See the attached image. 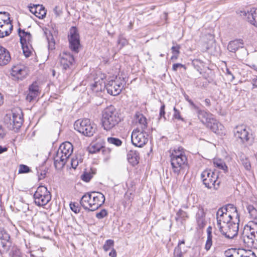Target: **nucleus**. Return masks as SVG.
<instances>
[{
	"label": "nucleus",
	"mask_w": 257,
	"mask_h": 257,
	"mask_svg": "<svg viewBox=\"0 0 257 257\" xmlns=\"http://www.w3.org/2000/svg\"><path fill=\"white\" fill-rule=\"evenodd\" d=\"M105 201L104 195L100 192L86 193L80 200L81 205L85 210L94 211L100 207Z\"/></svg>",
	"instance_id": "nucleus-1"
},
{
	"label": "nucleus",
	"mask_w": 257,
	"mask_h": 257,
	"mask_svg": "<svg viewBox=\"0 0 257 257\" xmlns=\"http://www.w3.org/2000/svg\"><path fill=\"white\" fill-rule=\"evenodd\" d=\"M235 139L242 144L252 145L255 141L254 132L248 126L244 124L236 125L233 130Z\"/></svg>",
	"instance_id": "nucleus-2"
},
{
	"label": "nucleus",
	"mask_w": 257,
	"mask_h": 257,
	"mask_svg": "<svg viewBox=\"0 0 257 257\" xmlns=\"http://www.w3.org/2000/svg\"><path fill=\"white\" fill-rule=\"evenodd\" d=\"M120 121V118L116 109L110 105L102 112V123L104 130L110 131L114 128Z\"/></svg>",
	"instance_id": "nucleus-3"
},
{
	"label": "nucleus",
	"mask_w": 257,
	"mask_h": 257,
	"mask_svg": "<svg viewBox=\"0 0 257 257\" xmlns=\"http://www.w3.org/2000/svg\"><path fill=\"white\" fill-rule=\"evenodd\" d=\"M73 151V145L69 142L62 143L59 147L54 158V165L56 168L63 167Z\"/></svg>",
	"instance_id": "nucleus-4"
},
{
	"label": "nucleus",
	"mask_w": 257,
	"mask_h": 257,
	"mask_svg": "<svg viewBox=\"0 0 257 257\" xmlns=\"http://www.w3.org/2000/svg\"><path fill=\"white\" fill-rule=\"evenodd\" d=\"M198 116L201 122L217 134H222L224 126L214 117L213 115L204 110H199Z\"/></svg>",
	"instance_id": "nucleus-5"
},
{
	"label": "nucleus",
	"mask_w": 257,
	"mask_h": 257,
	"mask_svg": "<svg viewBox=\"0 0 257 257\" xmlns=\"http://www.w3.org/2000/svg\"><path fill=\"white\" fill-rule=\"evenodd\" d=\"M74 127L76 131L88 137L93 136L97 130L96 124L87 118L78 119L75 122Z\"/></svg>",
	"instance_id": "nucleus-6"
},
{
	"label": "nucleus",
	"mask_w": 257,
	"mask_h": 257,
	"mask_svg": "<svg viewBox=\"0 0 257 257\" xmlns=\"http://www.w3.org/2000/svg\"><path fill=\"white\" fill-rule=\"evenodd\" d=\"M18 35L20 38V43L23 54L26 58H28L31 56L32 53L31 34L19 28L18 29Z\"/></svg>",
	"instance_id": "nucleus-7"
},
{
	"label": "nucleus",
	"mask_w": 257,
	"mask_h": 257,
	"mask_svg": "<svg viewBox=\"0 0 257 257\" xmlns=\"http://www.w3.org/2000/svg\"><path fill=\"white\" fill-rule=\"evenodd\" d=\"M201 177L206 187L215 190L218 188L220 182L217 180L218 176L212 170H205L202 172Z\"/></svg>",
	"instance_id": "nucleus-8"
},
{
	"label": "nucleus",
	"mask_w": 257,
	"mask_h": 257,
	"mask_svg": "<svg viewBox=\"0 0 257 257\" xmlns=\"http://www.w3.org/2000/svg\"><path fill=\"white\" fill-rule=\"evenodd\" d=\"M35 203L38 206H43L46 205L51 200L50 193L44 186H40L33 194Z\"/></svg>",
	"instance_id": "nucleus-9"
},
{
	"label": "nucleus",
	"mask_w": 257,
	"mask_h": 257,
	"mask_svg": "<svg viewBox=\"0 0 257 257\" xmlns=\"http://www.w3.org/2000/svg\"><path fill=\"white\" fill-rule=\"evenodd\" d=\"M244 245L248 248H257V234L256 231L253 229L245 228L243 231L241 237Z\"/></svg>",
	"instance_id": "nucleus-10"
},
{
	"label": "nucleus",
	"mask_w": 257,
	"mask_h": 257,
	"mask_svg": "<svg viewBox=\"0 0 257 257\" xmlns=\"http://www.w3.org/2000/svg\"><path fill=\"white\" fill-rule=\"evenodd\" d=\"M131 141L135 146L142 148L148 142V135L145 130H140L139 127H137L132 133Z\"/></svg>",
	"instance_id": "nucleus-11"
},
{
	"label": "nucleus",
	"mask_w": 257,
	"mask_h": 257,
	"mask_svg": "<svg viewBox=\"0 0 257 257\" xmlns=\"http://www.w3.org/2000/svg\"><path fill=\"white\" fill-rule=\"evenodd\" d=\"M239 222L232 220L218 227L220 232L227 238H232L235 236L238 231Z\"/></svg>",
	"instance_id": "nucleus-12"
},
{
	"label": "nucleus",
	"mask_w": 257,
	"mask_h": 257,
	"mask_svg": "<svg viewBox=\"0 0 257 257\" xmlns=\"http://www.w3.org/2000/svg\"><path fill=\"white\" fill-rule=\"evenodd\" d=\"M68 40L70 49L74 52L78 53L80 47V36L76 27H72L68 32Z\"/></svg>",
	"instance_id": "nucleus-13"
},
{
	"label": "nucleus",
	"mask_w": 257,
	"mask_h": 257,
	"mask_svg": "<svg viewBox=\"0 0 257 257\" xmlns=\"http://www.w3.org/2000/svg\"><path fill=\"white\" fill-rule=\"evenodd\" d=\"M4 122L9 130L17 131L21 126L22 118L20 115L13 113L12 116L11 114H7L5 116Z\"/></svg>",
	"instance_id": "nucleus-14"
},
{
	"label": "nucleus",
	"mask_w": 257,
	"mask_h": 257,
	"mask_svg": "<svg viewBox=\"0 0 257 257\" xmlns=\"http://www.w3.org/2000/svg\"><path fill=\"white\" fill-rule=\"evenodd\" d=\"M170 162L173 172L178 175L187 164V159L186 156H182L180 157L170 159Z\"/></svg>",
	"instance_id": "nucleus-15"
},
{
	"label": "nucleus",
	"mask_w": 257,
	"mask_h": 257,
	"mask_svg": "<svg viewBox=\"0 0 257 257\" xmlns=\"http://www.w3.org/2000/svg\"><path fill=\"white\" fill-rule=\"evenodd\" d=\"M29 72V69L26 66L20 64L13 66L12 68L11 74L12 76L16 77L19 80L25 78Z\"/></svg>",
	"instance_id": "nucleus-16"
},
{
	"label": "nucleus",
	"mask_w": 257,
	"mask_h": 257,
	"mask_svg": "<svg viewBox=\"0 0 257 257\" xmlns=\"http://www.w3.org/2000/svg\"><path fill=\"white\" fill-rule=\"evenodd\" d=\"M239 14L243 19L257 27V9L251 8L250 11L247 12L240 11Z\"/></svg>",
	"instance_id": "nucleus-17"
},
{
	"label": "nucleus",
	"mask_w": 257,
	"mask_h": 257,
	"mask_svg": "<svg viewBox=\"0 0 257 257\" xmlns=\"http://www.w3.org/2000/svg\"><path fill=\"white\" fill-rule=\"evenodd\" d=\"M108 83H104L106 86L108 93L115 96L119 94L123 87L120 81H107Z\"/></svg>",
	"instance_id": "nucleus-18"
},
{
	"label": "nucleus",
	"mask_w": 257,
	"mask_h": 257,
	"mask_svg": "<svg viewBox=\"0 0 257 257\" xmlns=\"http://www.w3.org/2000/svg\"><path fill=\"white\" fill-rule=\"evenodd\" d=\"M13 28L10 17L7 19H2V22H0V38L10 35Z\"/></svg>",
	"instance_id": "nucleus-19"
},
{
	"label": "nucleus",
	"mask_w": 257,
	"mask_h": 257,
	"mask_svg": "<svg viewBox=\"0 0 257 257\" xmlns=\"http://www.w3.org/2000/svg\"><path fill=\"white\" fill-rule=\"evenodd\" d=\"M224 212H226L227 215L232 219V220L239 222V214L237 211L236 207L232 204H228L220 208Z\"/></svg>",
	"instance_id": "nucleus-20"
},
{
	"label": "nucleus",
	"mask_w": 257,
	"mask_h": 257,
	"mask_svg": "<svg viewBox=\"0 0 257 257\" xmlns=\"http://www.w3.org/2000/svg\"><path fill=\"white\" fill-rule=\"evenodd\" d=\"M217 220V227H221V226L225 223H227L231 221L232 219L229 216L226 212H224L220 208H219L216 214Z\"/></svg>",
	"instance_id": "nucleus-21"
},
{
	"label": "nucleus",
	"mask_w": 257,
	"mask_h": 257,
	"mask_svg": "<svg viewBox=\"0 0 257 257\" xmlns=\"http://www.w3.org/2000/svg\"><path fill=\"white\" fill-rule=\"evenodd\" d=\"M60 56V64L63 67V69L66 70L70 68L74 62L73 56L69 53H63Z\"/></svg>",
	"instance_id": "nucleus-22"
},
{
	"label": "nucleus",
	"mask_w": 257,
	"mask_h": 257,
	"mask_svg": "<svg viewBox=\"0 0 257 257\" xmlns=\"http://www.w3.org/2000/svg\"><path fill=\"white\" fill-rule=\"evenodd\" d=\"M10 238V235L7 233L0 235V255L8 250Z\"/></svg>",
	"instance_id": "nucleus-23"
},
{
	"label": "nucleus",
	"mask_w": 257,
	"mask_h": 257,
	"mask_svg": "<svg viewBox=\"0 0 257 257\" xmlns=\"http://www.w3.org/2000/svg\"><path fill=\"white\" fill-rule=\"evenodd\" d=\"M205 214L204 209L200 207L196 215V222L200 229L203 228L206 225Z\"/></svg>",
	"instance_id": "nucleus-24"
},
{
	"label": "nucleus",
	"mask_w": 257,
	"mask_h": 257,
	"mask_svg": "<svg viewBox=\"0 0 257 257\" xmlns=\"http://www.w3.org/2000/svg\"><path fill=\"white\" fill-rule=\"evenodd\" d=\"M11 59V57L9 51L6 48L0 45V66L8 64Z\"/></svg>",
	"instance_id": "nucleus-25"
},
{
	"label": "nucleus",
	"mask_w": 257,
	"mask_h": 257,
	"mask_svg": "<svg viewBox=\"0 0 257 257\" xmlns=\"http://www.w3.org/2000/svg\"><path fill=\"white\" fill-rule=\"evenodd\" d=\"M135 121L140 130H145L147 127V119L144 115L140 113L137 112L135 116Z\"/></svg>",
	"instance_id": "nucleus-26"
},
{
	"label": "nucleus",
	"mask_w": 257,
	"mask_h": 257,
	"mask_svg": "<svg viewBox=\"0 0 257 257\" xmlns=\"http://www.w3.org/2000/svg\"><path fill=\"white\" fill-rule=\"evenodd\" d=\"M243 47L242 40H236L231 41L227 46V49L230 52L235 53L239 48Z\"/></svg>",
	"instance_id": "nucleus-27"
},
{
	"label": "nucleus",
	"mask_w": 257,
	"mask_h": 257,
	"mask_svg": "<svg viewBox=\"0 0 257 257\" xmlns=\"http://www.w3.org/2000/svg\"><path fill=\"white\" fill-rule=\"evenodd\" d=\"M33 8H35V11L33 12V15L39 19H43L46 15V11L42 5H34Z\"/></svg>",
	"instance_id": "nucleus-28"
},
{
	"label": "nucleus",
	"mask_w": 257,
	"mask_h": 257,
	"mask_svg": "<svg viewBox=\"0 0 257 257\" xmlns=\"http://www.w3.org/2000/svg\"><path fill=\"white\" fill-rule=\"evenodd\" d=\"M207 237L206 241V243L205 245V249L208 251L209 250L212 245V238L213 236L212 234V227L209 226L207 228Z\"/></svg>",
	"instance_id": "nucleus-29"
},
{
	"label": "nucleus",
	"mask_w": 257,
	"mask_h": 257,
	"mask_svg": "<svg viewBox=\"0 0 257 257\" xmlns=\"http://www.w3.org/2000/svg\"><path fill=\"white\" fill-rule=\"evenodd\" d=\"M226 257H242L241 249H230L225 252Z\"/></svg>",
	"instance_id": "nucleus-30"
},
{
	"label": "nucleus",
	"mask_w": 257,
	"mask_h": 257,
	"mask_svg": "<svg viewBox=\"0 0 257 257\" xmlns=\"http://www.w3.org/2000/svg\"><path fill=\"white\" fill-rule=\"evenodd\" d=\"M38 179L40 181L44 179L46 175L47 170L46 167L44 165H42L39 168L36 167Z\"/></svg>",
	"instance_id": "nucleus-31"
},
{
	"label": "nucleus",
	"mask_w": 257,
	"mask_h": 257,
	"mask_svg": "<svg viewBox=\"0 0 257 257\" xmlns=\"http://www.w3.org/2000/svg\"><path fill=\"white\" fill-rule=\"evenodd\" d=\"M127 159L132 165L135 166L138 164L139 157L135 152H131L127 155Z\"/></svg>",
	"instance_id": "nucleus-32"
},
{
	"label": "nucleus",
	"mask_w": 257,
	"mask_h": 257,
	"mask_svg": "<svg viewBox=\"0 0 257 257\" xmlns=\"http://www.w3.org/2000/svg\"><path fill=\"white\" fill-rule=\"evenodd\" d=\"M239 159L242 165L246 170H249L251 165L248 159L242 153L239 154Z\"/></svg>",
	"instance_id": "nucleus-33"
},
{
	"label": "nucleus",
	"mask_w": 257,
	"mask_h": 257,
	"mask_svg": "<svg viewBox=\"0 0 257 257\" xmlns=\"http://www.w3.org/2000/svg\"><path fill=\"white\" fill-rule=\"evenodd\" d=\"M47 40L48 43V48L49 50H53L55 49V42L52 34L49 32H45Z\"/></svg>",
	"instance_id": "nucleus-34"
},
{
	"label": "nucleus",
	"mask_w": 257,
	"mask_h": 257,
	"mask_svg": "<svg viewBox=\"0 0 257 257\" xmlns=\"http://www.w3.org/2000/svg\"><path fill=\"white\" fill-rule=\"evenodd\" d=\"M182 156H186L183 151V149L181 147H179L178 149H175L173 150L170 155V159L176 158L177 157H180Z\"/></svg>",
	"instance_id": "nucleus-35"
},
{
	"label": "nucleus",
	"mask_w": 257,
	"mask_h": 257,
	"mask_svg": "<svg viewBox=\"0 0 257 257\" xmlns=\"http://www.w3.org/2000/svg\"><path fill=\"white\" fill-rule=\"evenodd\" d=\"M248 212L252 219H257V210L252 205H248L246 207Z\"/></svg>",
	"instance_id": "nucleus-36"
},
{
	"label": "nucleus",
	"mask_w": 257,
	"mask_h": 257,
	"mask_svg": "<svg viewBox=\"0 0 257 257\" xmlns=\"http://www.w3.org/2000/svg\"><path fill=\"white\" fill-rule=\"evenodd\" d=\"M102 149V146L99 144H96L90 146L88 148V151L90 154H95L99 152Z\"/></svg>",
	"instance_id": "nucleus-37"
},
{
	"label": "nucleus",
	"mask_w": 257,
	"mask_h": 257,
	"mask_svg": "<svg viewBox=\"0 0 257 257\" xmlns=\"http://www.w3.org/2000/svg\"><path fill=\"white\" fill-rule=\"evenodd\" d=\"M9 255L10 257H23L20 250L16 247L12 248Z\"/></svg>",
	"instance_id": "nucleus-38"
},
{
	"label": "nucleus",
	"mask_w": 257,
	"mask_h": 257,
	"mask_svg": "<svg viewBox=\"0 0 257 257\" xmlns=\"http://www.w3.org/2000/svg\"><path fill=\"white\" fill-rule=\"evenodd\" d=\"M114 246V241L111 239H108L106 240L103 248L105 251H107L109 250L112 249Z\"/></svg>",
	"instance_id": "nucleus-39"
},
{
	"label": "nucleus",
	"mask_w": 257,
	"mask_h": 257,
	"mask_svg": "<svg viewBox=\"0 0 257 257\" xmlns=\"http://www.w3.org/2000/svg\"><path fill=\"white\" fill-rule=\"evenodd\" d=\"M180 47L178 45H176V46H174L171 48L172 52L173 54V55L171 57V59L173 60L174 59H177L178 58V56L180 53Z\"/></svg>",
	"instance_id": "nucleus-40"
},
{
	"label": "nucleus",
	"mask_w": 257,
	"mask_h": 257,
	"mask_svg": "<svg viewBox=\"0 0 257 257\" xmlns=\"http://www.w3.org/2000/svg\"><path fill=\"white\" fill-rule=\"evenodd\" d=\"M100 81H95L93 84L91 85V89L96 92L101 91L102 90L103 86L101 84L99 83Z\"/></svg>",
	"instance_id": "nucleus-41"
},
{
	"label": "nucleus",
	"mask_w": 257,
	"mask_h": 257,
	"mask_svg": "<svg viewBox=\"0 0 257 257\" xmlns=\"http://www.w3.org/2000/svg\"><path fill=\"white\" fill-rule=\"evenodd\" d=\"M242 257H256L255 253L250 249H241Z\"/></svg>",
	"instance_id": "nucleus-42"
},
{
	"label": "nucleus",
	"mask_w": 257,
	"mask_h": 257,
	"mask_svg": "<svg viewBox=\"0 0 257 257\" xmlns=\"http://www.w3.org/2000/svg\"><path fill=\"white\" fill-rule=\"evenodd\" d=\"M107 141L109 144L114 145L116 146H120L122 144V142L121 140L115 138H108Z\"/></svg>",
	"instance_id": "nucleus-43"
},
{
	"label": "nucleus",
	"mask_w": 257,
	"mask_h": 257,
	"mask_svg": "<svg viewBox=\"0 0 257 257\" xmlns=\"http://www.w3.org/2000/svg\"><path fill=\"white\" fill-rule=\"evenodd\" d=\"M31 171L30 168L27 165L21 164L19 166V174L28 173Z\"/></svg>",
	"instance_id": "nucleus-44"
},
{
	"label": "nucleus",
	"mask_w": 257,
	"mask_h": 257,
	"mask_svg": "<svg viewBox=\"0 0 257 257\" xmlns=\"http://www.w3.org/2000/svg\"><path fill=\"white\" fill-rule=\"evenodd\" d=\"M214 164L216 167L223 170L225 171L227 169V167L225 164L221 160H216L214 162Z\"/></svg>",
	"instance_id": "nucleus-45"
},
{
	"label": "nucleus",
	"mask_w": 257,
	"mask_h": 257,
	"mask_svg": "<svg viewBox=\"0 0 257 257\" xmlns=\"http://www.w3.org/2000/svg\"><path fill=\"white\" fill-rule=\"evenodd\" d=\"M183 95H184L185 99L189 103V104H190V106L192 107V108L197 110V111L198 112V111L200 110L199 109V107L195 104H194V103L192 101L191 99H190L189 98V96L185 93H184Z\"/></svg>",
	"instance_id": "nucleus-46"
},
{
	"label": "nucleus",
	"mask_w": 257,
	"mask_h": 257,
	"mask_svg": "<svg viewBox=\"0 0 257 257\" xmlns=\"http://www.w3.org/2000/svg\"><path fill=\"white\" fill-rule=\"evenodd\" d=\"M173 110L174 111L173 115V118L184 121V119L181 116L180 112L179 110H178L175 107H174Z\"/></svg>",
	"instance_id": "nucleus-47"
},
{
	"label": "nucleus",
	"mask_w": 257,
	"mask_h": 257,
	"mask_svg": "<svg viewBox=\"0 0 257 257\" xmlns=\"http://www.w3.org/2000/svg\"><path fill=\"white\" fill-rule=\"evenodd\" d=\"M26 95V99L29 102L32 101V84L30 85L29 86V92H27L25 94Z\"/></svg>",
	"instance_id": "nucleus-48"
},
{
	"label": "nucleus",
	"mask_w": 257,
	"mask_h": 257,
	"mask_svg": "<svg viewBox=\"0 0 257 257\" xmlns=\"http://www.w3.org/2000/svg\"><path fill=\"white\" fill-rule=\"evenodd\" d=\"M174 257H183V253L180 247L177 246L175 248Z\"/></svg>",
	"instance_id": "nucleus-49"
},
{
	"label": "nucleus",
	"mask_w": 257,
	"mask_h": 257,
	"mask_svg": "<svg viewBox=\"0 0 257 257\" xmlns=\"http://www.w3.org/2000/svg\"><path fill=\"white\" fill-rule=\"evenodd\" d=\"M107 215V212L105 209H102L99 212L97 213L96 217L98 219H102Z\"/></svg>",
	"instance_id": "nucleus-50"
},
{
	"label": "nucleus",
	"mask_w": 257,
	"mask_h": 257,
	"mask_svg": "<svg viewBox=\"0 0 257 257\" xmlns=\"http://www.w3.org/2000/svg\"><path fill=\"white\" fill-rule=\"evenodd\" d=\"M92 177V175L89 173H84L81 176V179L82 180L86 182H89Z\"/></svg>",
	"instance_id": "nucleus-51"
},
{
	"label": "nucleus",
	"mask_w": 257,
	"mask_h": 257,
	"mask_svg": "<svg viewBox=\"0 0 257 257\" xmlns=\"http://www.w3.org/2000/svg\"><path fill=\"white\" fill-rule=\"evenodd\" d=\"M177 215L180 218H183L184 219L188 218V213L182 209L179 210L177 213Z\"/></svg>",
	"instance_id": "nucleus-52"
},
{
	"label": "nucleus",
	"mask_w": 257,
	"mask_h": 257,
	"mask_svg": "<svg viewBox=\"0 0 257 257\" xmlns=\"http://www.w3.org/2000/svg\"><path fill=\"white\" fill-rule=\"evenodd\" d=\"M181 68H183L184 70H185L186 67L185 65L181 63L174 64L172 66V70L175 71H177L178 69H181Z\"/></svg>",
	"instance_id": "nucleus-53"
},
{
	"label": "nucleus",
	"mask_w": 257,
	"mask_h": 257,
	"mask_svg": "<svg viewBox=\"0 0 257 257\" xmlns=\"http://www.w3.org/2000/svg\"><path fill=\"white\" fill-rule=\"evenodd\" d=\"M70 207L71 209L75 213H77L80 211L79 207L75 203H70Z\"/></svg>",
	"instance_id": "nucleus-54"
},
{
	"label": "nucleus",
	"mask_w": 257,
	"mask_h": 257,
	"mask_svg": "<svg viewBox=\"0 0 257 257\" xmlns=\"http://www.w3.org/2000/svg\"><path fill=\"white\" fill-rule=\"evenodd\" d=\"M192 64L194 67L197 69V70H199V69L200 68V65L202 66V63L198 59L194 60L192 61Z\"/></svg>",
	"instance_id": "nucleus-55"
},
{
	"label": "nucleus",
	"mask_w": 257,
	"mask_h": 257,
	"mask_svg": "<svg viewBox=\"0 0 257 257\" xmlns=\"http://www.w3.org/2000/svg\"><path fill=\"white\" fill-rule=\"evenodd\" d=\"M6 134L7 131L2 125H0V140L4 139Z\"/></svg>",
	"instance_id": "nucleus-56"
},
{
	"label": "nucleus",
	"mask_w": 257,
	"mask_h": 257,
	"mask_svg": "<svg viewBox=\"0 0 257 257\" xmlns=\"http://www.w3.org/2000/svg\"><path fill=\"white\" fill-rule=\"evenodd\" d=\"M118 43L122 46H124L127 44V41L125 38H123L122 36H119L118 40Z\"/></svg>",
	"instance_id": "nucleus-57"
},
{
	"label": "nucleus",
	"mask_w": 257,
	"mask_h": 257,
	"mask_svg": "<svg viewBox=\"0 0 257 257\" xmlns=\"http://www.w3.org/2000/svg\"><path fill=\"white\" fill-rule=\"evenodd\" d=\"M25 242V245L26 247L29 249L28 252L30 253V256L32 257V250H31V244L28 240L27 241V239H24Z\"/></svg>",
	"instance_id": "nucleus-58"
},
{
	"label": "nucleus",
	"mask_w": 257,
	"mask_h": 257,
	"mask_svg": "<svg viewBox=\"0 0 257 257\" xmlns=\"http://www.w3.org/2000/svg\"><path fill=\"white\" fill-rule=\"evenodd\" d=\"M53 12L57 17L60 16L62 13L61 11L60 10L58 6H56L54 8Z\"/></svg>",
	"instance_id": "nucleus-59"
},
{
	"label": "nucleus",
	"mask_w": 257,
	"mask_h": 257,
	"mask_svg": "<svg viewBox=\"0 0 257 257\" xmlns=\"http://www.w3.org/2000/svg\"><path fill=\"white\" fill-rule=\"evenodd\" d=\"M78 161L77 159H72L71 160V166L72 167L75 169L76 167L78 165Z\"/></svg>",
	"instance_id": "nucleus-60"
},
{
	"label": "nucleus",
	"mask_w": 257,
	"mask_h": 257,
	"mask_svg": "<svg viewBox=\"0 0 257 257\" xmlns=\"http://www.w3.org/2000/svg\"><path fill=\"white\" fill-rule=\"evenodd\" d=\"M165 104H163L160 108V115L161 117L164 116V115H165Z\"/></svg>",
	"instance_id": "nucleus-61"
},
{
	"label": "nucleus",
	"mask_w": 257,
	"mask_h": 257,
	"mask_svg": "<svg viewBox=\"0 0 257 257\" xmlns=\"http://www.w3.org/2000/svg\"><path fill=\"white\" fill-rule=\"evenodd\" d=\"M117 255L116 250L113 248L109 253L110 257H116Z\"/></svg>",
	"instance_id": "nucleus-62"
},
{
	"label": "nucleus",
	"mask_w": 257,
	"mask_h": 257,
	"mask_svg": "<svg viewBox=\"0 0 257 257\" xmlns=\"http://www.w3.org/2000/svg\"><path fill=\"white\" fill-rule=\"evenodd\" d=\"M33 98L36 96L37 95V94L38 93V88L37 87L34 86V85L33 84Z\"/></svg>",
	"instance_id": "nucleus-63"
},
{
	"label": "nucleus",
	"mask_w": 257,
	"mask_h": 257,
	"mask_svg": "<svg viewBox=\"0 0 257 257\" xmlns=\"http://www.w3.org/2000/svg\"><path fill=\"white\" fill-rule=\"evenodd\" d=\"M8 148L7 147H3L0 146V154L7 151Z\"/></svg>",
	"instance_id": "nucleus-64"
}]
</instances>
